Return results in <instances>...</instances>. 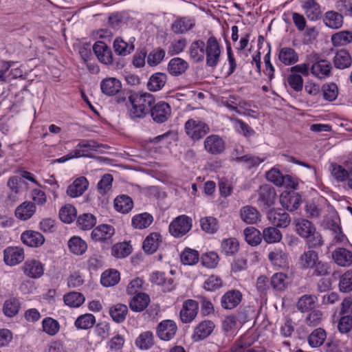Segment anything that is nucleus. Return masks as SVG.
<instances>
[{"instance_id":"56","label":"nucleus","mask_w":352,"mask_h":352,"mask_svg":"<svg viewBox=\"0 0 352 352\" xmlns=\"http://www.w3.org/2000/svg\"><path fill=\"white\" fill-rule=\"evenodd\" d=\"M239 242L235 238H229L221 242L222 252L226 256H232L239 250Z\"/></svg>"},{"instance_id":"4","label":"nucleus","mask_w":352,"mask_h":352,"mask_svg":"<svg viewBox=\"0 0 352 352\" xmlns=\"http://www.w3.org/2000/svg\"><path fill=\"white\" fill-rule=\"evenodd\" d=\"M221 52V47L217 38L214 36L209 37L205 47L206 65L215 67L219 62Z\"/></svg>"},{"instance_id":"61","label":"nucleus","mask_w":352,"mask_h":352,"mask_svg":"<svg viewBox=\"0 0 352 352\" xmlns=\"http://www.w3.org/2000/svg\"><path fill=\"white\" fill-rule=\"evenodd\" d=\"M96 319L94 315L86 314L80 316L75 321V326L80 329L91 328L95 324Z\"/></svg>"},{"instance_id":"6","label":"nucleus","mask_w":352,"mask_h":352,"mask_svg":"<svg viewBox=\"0 0 352 352\" xmlns=\"http://www.w3.org/2000/svg\"><path fill=\"white\" fill-rule=\"evenodd\" d=\"M216 325L212 320H204L200 322L193 329L192 340L199 342L209 337L214 330Z\"/></svg>"},{"instance_id":"11","label":"nucleus","mask_w":352,"mask_h":352,"mask_svg":"<svg viewBox=\"0 0 352 352\" xmlns=\"http://www.w3.org/2000/svg\"><path fill=\"white\" fill-rule=\"evenodd\" d=\"M93 50L98 60L106 65L113 64V53L111 48L102 41H97L93 45Z\"/></svg>"},{"instance_id":"45","label":"nucleus","mask_w":352,"mask_h":352,"mask_svg":"<svg viewBox=\"0 0 352 352\" xmlns=\"http://www.w3.org/2000/svg\"><path fill=\"white\" fill-rule=\"evenodd\" d=\"M120 279V273L116 270H106L102 274L100 283L104 287H111L116 285Z\"/></svg>"},{"instance_id":"19","label":"nucleus","mask_w":352,"mask_h":352,"mask_svg":"<svg viewBox=\"0 0 352 352\" xmlns=\"http://www.w3.org/2000/svg\"><path fill=\"white\" fill-rule=\"evenodd\" d=\"M318 258L319 254L316 250L308 249L300 255L298 265L302 270H311Z\"/></svg>"},{"instance_id":"40","label":"nucleus","mask_w":352,"mask_h":352,"mask_svg":"<svg viewBox=\"0 0 352 352\" xmlns=\"http://www.w3.org/2000/svg\"><path fill=\"white\" fill-rule=\"evenodd\" d=\"M160 242V234L151 233L144 241L143 249L146 253L153 254L157 250Z\"/></svg>"},{"instance_id":"14","label":"nucleus","mask_w":352,"mask_h":352,"mask_svg":"<svg viewBox=\"0 0 352 352\" xmlns=\"http://www.w3.org/2000/svg\"><path fill=\"white\" fill-rule=\"evenodd\" d=\"M242 293L238 289H230L221 298V305L225 309L236 307L242 300Z\"/></svg>"},{"instance_id":"3","label":"nucleus","mask_w":352,"mask_h":352,"mask_svg":"<svg viewBox=\"0 0 352 352\" xmlns=\"http://www.w3.org/2000/svg\"><path fill=\"white\" fill-rule=\"evenodd\" d=\"M184 130L189 138L197 142L210 132V127L208 124L199 119L190 118L186 122Z\"/></svg>"},{"instance_id":"39","label":"nucleus","mask_w":352,"mask_h":352,"mask_svg":"<svg viewBox=\"0 0 352 352\" xmlns=\"http://www.w3.org/2000/svg\"><path fill=\"white\" fill-rule=\"evenodd\" d=\"M331 41L334 47L346 45L352 42V32L348 30L338 32L331 36Z\"/></svg>"},{"instance_id":"59","label":"nucleus","mask_w":352,"mask_h":352,"mask_svg":"<svg viewBox=\"0 0 352 352\" xmlns=\"http://www.w3.org/2000/svg\"><path fill=\"white\" fill-rule=\"evenodd\" d=\"M20 309V302L16 298H10L5 301L3 311L8 317H13L16 315Z\"/></svg>"},{"instance_id":"18","label":"nucleus","mask_w":352,"mask_h":352,"mask_svg":"<svg viewBox=\"0 0 352 352\" xmlns=\"http://www.w3.org/2000/svg\"><path fill=\"white\" fill-rule=\"evenodd\" d=\"M114 233L115 229L112 226L101 224L92 230L91 238L95 241H104L110 239Z\"/></svg>"},{"instance_id":"8","label":"nucleus","mask_w":352,"mask_h":352,"mask_svg":"<svg viewBox=\"0 0 352 352\" xmlns=\"http://www.w3.org/2000/svg\"><path fill=\"white\" fill-rule=\"evenodd\" d=\"M267 218L272 225L277 228H287L291 222L289 214L281 208L270 210Z\"/></svg>"},{"instance_id":"31","label":"nucleus","mask_w":352,"mask_h":352,"mask_svg":"<svg viewBox=\"0 0 352 352\" xmlns=\"http://www.w3.org/2000/svg\"><path fill=\"white\" fill-rule=\"evenodd\" d=\"M150 297L145 293H138L133 297L129 302L131 310L137 312L143 311L149 304Z\"/></svg>"},{"instance_id":"13","label":"nucleus","mask_w":352,"mask_h":352,"mask_svg":"<svg viewBox=\"0 0 352 352\" xmlns=\"http://www.w3.org/2000/svg\"><path fill=\"white\" fill-rule=\"evenodd\" d=\"M204 148L212 155H218L225 150V142L218 135H210L204 140Z\"/></svg>"},{"instance_id":"53","label":"nucleus","mask_w":352,"mask_h":352,"mask_svg":"<svg viewBox=\"0 0 352 352\" xmlns=\"http://www.w3.org/2000/svg\"><path fill=\"white\" fill-rule=\"evenodd\" d=\"M77 223L80 229L89 230L96 224V218L92 214L85 213L78 217Z\"/></svg>"},{"instance_id":"42","label":"nucleus","mask_w":352,"mask_h":352,"mask_svg":"<svg viewBox=\"0 0 352 352\" xmlns=\"http://www.w3.org/2000/svg\"><path fill=\"white\" fill-rule=\"evenodd\" d=\"M352 63L351 56L346 50L338 52L334 58L333 63L336 68L343 69L351 66Z\"/></svg>"},{"instance_id":"24","label":"nucleus","mask_w":352,"mask_h":352,"mask_svg":"<svg viewBox=\"0 0 352 352\" xmlns=\"http://www.w3.org/2000/svg\"><path fill=\"white\" fill-rule=\"evenodd\" d=\"M150 280L153 283L162 286L165 292H170L175 287L173 280L170 277H167L164 272H153L150 275Z\"/></svg>"},{"instance_id":"9","label":"nucleus","mask_w":352,"mask_h":352,"mask_svg":"<svg viewBox=\"0 0 352 352\" xmlns=\"http://www.w3.org/2000/svg\"><path fill=\"white\" fill-rule=\"evenodd\" d=\"M258 203L260 206L267 209L272 207L275 201L276 192L274 188L269 184H263L258 190Z\"/></svg>"},{"instance_id":"64","label":"nucleus","mask_w":352,"mask_h":352,"mask_svg":"<svg viewBox=\"0 0 352 352\" xmlns=\"http://www.w3.org/2000/svg\"><path fill=\"white\" fill-rule=\"evenodd\" d=\"M43 331L50 336L56 335L60 328L59 323L57 320L52 318H45L42 322Z\"/></svg>"},{"instance_id":"26","label":"nucleus","mask_w":352,"mask_h":352,"mask_svg":"<svg viewBox=\"0 0 352 352\" xmlns=\"http://www.w3.org/2000/svg\"><path fill=\"white\" fill-rule=\"evenodd\" d=\"M240 217L247 224L256 223L261 219V214L258 210L251 206H245L240 209Z\"/></svg>"},{"instance_id":"23","label":"nucleus","mask_w":352,"mask_h":352,"mask_svg":"<svg viewBox=\"0 0 352 352\" xmlns=\"http://www.w3.org/2000/svg\"><path fill=\"white\" fill-rule=\"evenodd\" d=\"M24 273L32 278H40L44 273L43 264L37 260H28L24 265Z\"/></svg>"},{"instance_id":"7","label":"nucleus","mask_w":352,"mask_h":352,"mask_svg":"<svg viewBox=\"0 0 352 352\" xmlns=\"http://www.w3.org/2000/svg\"><path fill=\"white\" fill-rule=\"evenodd\" d=\"M177 331V326L174 320H164L160 322L156 328L158 338L164 341L172 340Z\"/></svg>"},{"instance_id":"32","label":"nucleus","mask_w":352,"mask_h":352,"mask_svg":"<svg viewBox=\"0 0 352 352\" xmlns=\"http://www.w3.org/2000/svg\"><path fill=\"white\" fill-rule=\"evenodd\" d=\"M317 305V297L314 295L305 294L298 300L296 307L302 313L308 312L314 309Z\"/></svg>"},{"instance_id":"43","label":"nucleus","mask_w":352,"mask_h":352,"mask_svg":"<svg viewBox=\"0 0 352 352\" xmlns=\"http://www.w3.org/2000/svg\"><path fill=\"white\" fill-rule=\"evenodd\" d=\"M68 247L69 250L76 255L83 254L87 249V243L80 237L73 236L68 241Z\"/></svg>"},{"instance_id":"62","label":"nucleus","mask_w":352,"mask_h":352,"mask_svg":"<svg viewBox=\"0 0 352 352\" xmlns=\"http://www.w3.org/2000/svg\"><path fill=\"white\" fill-rule=\"evenodd\" d=\"M181 261L184 265H194L199 261V253L195 250L186 248L181 254Z\"/></svg>"},{"instance_id":"17","label":"nucleus","mask_w":352,"mask_h":352,"mask_svg":"<svg viewBox=\"0 0 352 352\" xmlns=\"http://www.w3.org/2000/svg\"><path fill=\"white\" fill-rule=\"evenodd\" d=\"M3 260L8 265H16L24 260L23 250L17 247L8 248L3 252Z\"/></svg>"},{"instance_id":"46","label":"nucleus","mask_w":352,"mask_h":352,"mask_svg":"<svg viewBox=\"0 0 352 352\" xmlns=\"http://www.w3.org/2000/svg\"><path fill=\"white\" fill-rule=\"evenodd\" d=\"M63 300L70 307H79L84 303L85 298L81 293L72 292L65 294Z\"/></svg>"},{"instance_id":"33","label":"nucleus","mask_w":352,"mask_h":352,"mask_svg":"<svg viewBox=\"0 0 352 352\" xmlns=\"http://www.w3.org/2000/svg\"><path fill=\"white\" fill-rule=\"evenodd\" d=\"M153 221V217L148 212L135 214L131 219V225L135 229L142 230L148 228Z\"/></svg>"},{"instance_id":"52","label":"nucleus","mask_w":352,"mask_h":352,"mask_svg":"<svg viewBox=\"0 0 352 352\" xmlns=\"http://www.w3.org/2000/svg\"><path fill=\"white\" fill-rule=\"evenodd\" d=\"M199 222L201 230L208 234H214L218 230V220L213 217H203Z\"/></svg>"},{"instance_id":"54","label":"nucleus","mask_w":352,"mask_h":352,"mask_svg":"<svg viewBox=\"0 0 352 352\" xmlns=\"http://www.w3.org/2000/svg\"><path fill=\"white\" fill-rule=\"evenodd\" d=\"M263 238L267 243H277L282 239V234L274 227H267L263 231Z\"/></svg>"},{"instance_id":"48","label":"nucleus","mask_w":352,"mask_h":352,"mask_svg":"<svg viewBox=\"0 0 352 352\" xmlns=\"http://www.w3.org/2000/svg\"><path fill=\"white\" fill-rule=\"evenodd\" d=\"M243 233L245 241L252 246L258 245L262 241L261 232L254 227L246 228Z\"/></svg>"},{"instance_id":"21","label":"nucleus","mask_w":352,"mask_h":352,"mask_svg":"<svg viewBox=\"0 0 352 352\" xmlns=\"http://www.w3.org/2000/svg\"><path fill=\"white\" fill-rule=\"evenodd\" d=\"M102 92L109 96L117 94L122 89L120 81L113 77L106 78L100 82Z\"/></svg>"},{"instance_id":"15","label":"nucleus","mask_w":352,"mask_h":352,"mask_svg":"<svg viewBox=\"0 0 352 352\" xmlns=\"http://www.w3.org/2000/svg\"><path fill=\"white\" fill-rule=\"evenodd\" d=\"M334 263L342 267H348L352 265V252L346 248H337L331 253Z\"/></svg>"},{"instance_id":"27","label":"nucleus","mask_w":352,"mask_h":352,"mask_svg":"<svg viewBox=\"0 0 352 352\" xmlns=\"http://www.w3.org/2000/svg\"><path fill=\"white\" fill-rule=\"evenodd\" d=\"M21 239L23 243L30 247H38L45 241L44 236L40 232L33 230L23 232Z\"/></svg>"},{"instance_id":"10","label":"nucleus","mask_w":352,"mask_h":352,"mask_svg":"<svg viewBox=\"0 0 352 352\" xmlns=\"http://www.w3.org/2000/svg\"><path fill=\"white\" fill-rule=\"evenodd\" d=\"M199 304L192 299H188L183 302L179 316L183 323H190L196 318L198 314Z\"/></svg>"},{"instance_id":"29","label":"nucleus","mask_w":352,"mask_h":352,"mask_svg":"<svg viewBox=\"0 0 352 352\" xmlns=\"http://www.w3.org/2000/svg\"><path fill=\"white\" fill-rule=\"evenodd\" d=\"M188 68V63L184 59L176 57L172 58L168 65V71L175 76L184 74Z\"/></svg>"},{"instance_id":"36","label":"nucleus","mask_w":352,"mask_h":352,"mask_svg":"<svg viewBox=\"0 0 352 352\" xmlns=\"http://www.w3.org/2000/svg\"><path fill=\"white\" fill-rule=\"evenodd\" d=\"M324 24L332 29H338L342 26L343 16L335 11H328L323 17Z\"/></svg>"},{"instance_id":"25","label":"nucleus","mask_w":352,"mask_h":352,"mask_svg":"<svg viewBox=\"0 0 352 352\" xmlns=\"http://www.w3.org/2000/svg\"><path fill=\"white\" fill-rule=\"evenodd\" d=\"M295 230L302 239H305L316 230L315 225L306 219H298L294 221Z\"/></svg>"},{"instance_id":"12","label":"nucleus","mask_w":352,"mask_h":352,"mask_svg":"<svg viewBox=\"0 0 352 352\" xmlns=\"http://www.w3.org/2000/svg\"><path fill=\"white\" fill-rule=\"evenodd\" d=\"M151 116L157 123L166 122L170 116L171 109L169 104L165 102H159L151 109Z\"/></svg>"},{"instance_id":"60","label":"nucleus","mask_w":352,"mask_h":352,"mask_svg":"<svg viewBox=\"0 0 352 352\" xmlns=\"http://www.w3.org/2000/svg\"><path fill=\"white\" fill-rule=\"evenodd\" d=\"M76 210L72 205H65L62 207L59 211L60 220L66 223H72L76 218Z\"/></svg>"},{"instance_id":"47","label":"nucleus","mask_w":352,"mask_h":352,"mask_svg":"<svg viewBox=\"0 0 352 352\" xmlns=\"http://www.w3.org/2000/svg\"><path fill=\"white\" fill-rule=\"evenodd\" d=\"M98 148V144L94 140H82L77 144L76 148L74 151H78L80 153V157H87L88 153L91 151H96Z\"/></svg>"},{"instance_id":"30","label":"nucleus","mask_w":352,"mask_h":352,"mask_svg":"<svg viewBox=\"0 0 352 352\" xmlns=\"http://www.w3.org/2000/svg\"><path fill=\"white\" fill-rule=\"evenodd\" d=\"M302 7L309 20L316 21L320 19L321 15L320 6L314 0L304 1Z\"/></svg>"},{"instance_id":"37","label":"nucleus","mask_w":352,"mask_h":352,"mask_svg":"<svg viewBox=\"0 0 352 352\" xmlns=\"http://www.w3.org/2000/svg\"><path fill=\"white\" fill-rule=\"evenodd\" d=\"M278 59L285 65H291L298 61V54L291 48L285 47L280 50Z\"/></svg>"},{"instance_id":"1","label":"nucleus","mask_w":352,"mask_h":352,"mask_svg":"<svg viewBox=\"0 0 352 352\" xmlns=\"http://www.w3.org/2000/svg\"><path fill=\"white\" fill-rule=\"evenodd\" d=\"M131 104L129 115L132 118L144 117L155 104V97L149 93H135L129 97Z\"/></svg>"},{"instance_id":"57","label":"nucleus","mask_w":352,"mask_h":352,"mask_svg":"<svg viewBox=\"0 0 352 352\" xmlns=\"http://www.w3.org/2000/svg\"><path fill=\"white\" fill-rule=\"evenodd\" d=\"M312 275L315 276H326L331 272V265L328 262L318 259V261L311 268Z\"/></svg>"},{"instance_id":"5","label":"nucleus","mask_w":352,"mask_h":352,"mask_svg":"<svg viewBox=\"0 0 352 352\" xmlns=\"http://www.w3.org/2000/svg\"><path fill=\"white\" fill-rule=\"evenodd\" d=\"M192 226V219L186 215H180L169 225V232L175 237H181L190 231Z\"/></svg>"},{"instance_id":"58","label":"nucleus","mask_w":352,"mask_h":352,"mask_svg":"<svg viewBox=\"0 0 352 352\" xmlns=\"http://www.w3.org/2000/svg\"><path fill=\"white\" fill-rule=\"evenodd\" d=\"M136 346L141 349H148L153 345V334L151 331L142 333L135 340Z\"/></svg>"},{"instance_id":"34","label":"nucleus","mask_w":352,"mask_h":352,"mask_svg":"<svg viewBox=\"0 0 352 352\" xmlns=\"http://www.w3.org/2000/svg\"><path fill=\"white\" fill-rule=\"evenodd\" d=\"M113 47L116 54L122 56H125L130 54L134 51L135 46L131 43H129L124 41L121 37L115 38Z\"/></svg>"},{"instance_id":"50","label":"nucleus","mask_w":352,"mask_h":352,"mask_svg":"<svg viewBox=\"0 0 352 352\" xmlns=\"http://www.w3.org/2000/svg\"><path fill=\"white\" fill-rule=\"evenodd\" d=\"M305 244L308 249H318L323 246L324 241L321 233L316 230L305 239Z\"/></svg>"},{"instance_id":"22","label":"nucleus","mask_w":352,"mask_h":352,"mask_svg":"<svg viewBox=\"0 0 352 352\" xmlns=\"http://www.w3.org/2000/svg\"><path fill=\"white\" fill-rule=\"evenodd\" d=\"M89 182L86 177H80L76 179L67 189V195L71 197H78L82 195L87 189Z\"/></svg>"},{"instance_id":"49","label":"nucleus","mask_w":352,"mask_h":352,"mask_svg":"<svg viewBox=\"0 0 352 352\" xmlns=\"http://www.w3.org/2000/svg\"><path fill=\"white\" fill-rule=\"evenodd\" d=\"M128 313V308L124 304H117L111 307L109 309V314L112 319L116 322H123Z\"/></svg>"},{"instance_id":"20","label":"nucleus","mask_w":352,"mask_h":352,"mask_svg":"<svg viewBox=\"0 0 352 352\" xmlns=\"http://www.w3.org/2000/svg\"><path fill=\"white\" fill-rule=\"evenodd\" d=\"M205 47V42L201 39L195 41L190 45L188 53L192 62L197 63L204 60Z\"/></svg>"},{"instance_id":"55","label":"nucleus","mask_w":352,"mask_h":352,"mask_svg":"<svg viewBox=\"0 0 352 352\" xmlns=\"http://www.w3.org/2000/svg\"><path fill=\"white\" fill-rule=\"evenodd\" d=\"M338 287L342 293L352 291V270L346 271L340 276Z\"/></svg>"},{"instance_id":"41","label":"nucleus","mask_w":352,"mask_h":352,"mask_svg":"<svg viewBox=\"0 0 352 352\" xmlns=\"http://www.w3.org/2000/svg\"><path fill=\"white\" fill-rule=\"evenodd\" d=\"M166 79L167 76L164 73L158 72L153 74L148 82V89L152 91L160 90L164 86Z\"/></svg>"},{"instance_id":"38","label":"nucleus","mask_w":352,"mask_h":352,"mask_svg":"<svg viewBox=\"0 0 352 352\" xmlns=\"http://www.w3.org/2000/svg\"><path fill=\"white\" fill-rule=\"evenodd\" d=\"M133 206V202L131 198L127 195H119L114 200L115 209L120 212L128 213L131 210Z\"/></svg>"},{"instance_id":"63","label":"nucleus","mask_w":352,"mask_h":352,"mask_svg":"<svg viewBox=\"0 0 352 352\" xmlns=\"http://www.w3.org/2000/svg\"><path fill=\"white\" fill-rule=\"evenodd\" d=\"M165 54L160 47L153 50L147 56V63L151 67L157 65L164 59Z\"/></svg>"},{"instance_id":"44","label":"nucleus","mask_w":352,"mask_h":352,"mask_svg":"<svg viewBox=\"0 0 352 352\" xmlns=\"http://www.w3.org/2000/svg\"><path fill=\"white\" fill-rule=\"evenodd\" d=\"M27 183L23 179L18 176L11 177L8 181V186L11 195H20L26 188Z\"/></svg>"},{"instance_id":"28","label":"nucleus","mask_w":352,"mask_h":352,"mask_svg":"<svg viewBox=\"0 0 352 352\" xmlns=\"http://www.w3.org/2000/svg\"><path fill=\"white\" fill-rule=\"evenodd\" d=\"M36 212V206L30 201H24L15 210V216L20 220L26 221L30 219Z\"/></svg>"},{"instance_id":"35","label":"nucleus","mask_w":352,"mask_h":352,"mask_svg":"<svg viewBox=\"0 0 352 352\" xmlns=\"http://www.w3.org/2000/svg\"><path fill=\"white\" fill-rule=\"evenodd\" d=\"M195 26L192 19L182 17L175 20L171 25V29L175 34H184L191 30Z\"/></svg>"},{"instance_id":"2","label":"nucleus","mask_w":352,"mask_h":352,"mask_svg":"<svg viewBox=\"0 0 352 352\" xmlns=\"http://www.w3.org/2000/svg\"><path fill=\"white\" fill-rule=\"evenodd\" d=\"M307 60L311 63L310 73L318 79H324L331 75L332 65L331 62L321 58L320 55L312 52L307 55Z\"/></svg>"},{"instance_id":"51","label":"nucleus","mask_w":352,"mask_h":352,"mask_svg":"<svg viewBox=\"0 0 352 352\" xmlns=\"http://www.w3.org/2000/svg\"><path fill=\"white\" fill-rule=\"evenodd\" d=\"M327 338L325 331L322 328L314 330L308 337V342L312 347L321 346Z\"/></svg>"},{"instance_id":"16","label":"nucleus","mask_w":352,"mask_h":352,"mask_svg":"<svg viewBox=\"0 0 352 352\" xmlns=\"http://www.w3.org/2000/svg\"><path fill=\"white\" fill-rule=\"evenodd\" d=\"M300 196L294 191L283 192L280 196L281 206L289 211L296 210L300 203Z\"/></svg>"}]
</instances>
